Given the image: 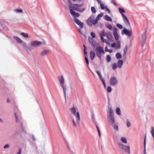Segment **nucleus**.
I'll return each mask as SVG.
<instances>
[{
	"label": "nucleus",
	"instance_id": "53",
	"mask_svg": "<svg viewBox=\"0 0 154 154\" xmlns=\"http://www.w3.org/2000/svg\"><path fill=\"white\" fill-rule=\"evenodd\" d=\"M15 116L16 119V122H18V118L16 113H15Z\"/></svg>",
	"mask_w": 154,
	"mask_h": 154
},
{
	"label": "nucleus",
	"instance_id": "43",
	"mask_svg": "<svg viewBox=\"0 0 154 154\" xmlns=\"http://www.w3.org/2000/svg\"><path fill=\"white\" fill-rule=\"evenodd\" d=\"M117 26L120 29H122V25L119 23H117L116 24Z\"/></svg>",
	"mask_w": 154,
	"mask_h": 154
},
{
	"label": "nucleus",
	"instance_id": "8",
	"mask_svg": "<svg viewBox=\"0 0 154 154\" xmlns=\"http://www.w3.org/2000/svg\"><path fill=\"white\" fill-rule=\"evenodd\" d=\"M42 42L38 41H32L29 43L30 46L33 48L37 47L41 45Z\"/></svg>",
	"mask_w": 154,
	"mask_h": 154
},
{
	"label": "nucleus",
	"instance_id": "20",
	"mask_svg": "<svg viewBox=\"0 0 154 154\" xmlns=\"http://www.w3.org/2000/svg\"><path fill=\"white\" fill-rule=\"evenodd\" d=\"M90 56L91 59L93 60L95 56V53L94 51H90Z\"/></svg>",
	"mask_w": 154,
	"mask_h": 154
},
{
	"label": "nucleus",
	"instance_id": "6",
	"mask_svg": "<svg viewBox=\"0 0 154 154\" xmlns=\"http://www.w3.org/2000/svg\"><path fill=\"white\" fill-rule=\"evenodd\" d=\"M96 19H94V17L92 15L89 17L87 20V24L90 26H92V25H95L97 23H95Z\"/></svg>",
	"mask_w": 154,
	"mask_h": 154
},
{
	"label": "nucleus",
	"instance_id": "4",
	"mask_svg": "<svg viewBox=\"0 0 154 154\" xmlns=\"http://www.w3.org/2000/svg\"><path fill=\"white\" fill-rule=\"evenodd\" d=\"M118 145L122 152H125L128 154L130 153L129 146L125 145L121 143H118Z\"/></svg>",
	"mask_w": 154,
	"mask_h": 154
},
{
	"label": "nucleus",
	"instance_id": "56",
	"mask_svg": "<svg viewBox=\"0 0 154 154\" xmlns=\"http://www.w3.org/2000/svg\"><path fill=\"white\" fill-rule=\"evenodd\" d=\"M108 40L109 42H113V40L110 38L108 39Z\"/></svg>",
	"mask_w": 154,
	"mask_h": 154
},
{
	"label": "nucleus",
	"instance_id": "25",
	"mask_svg": "<svg viewBox=\"0 0 154 154\" xmlns=\"http://www.w3.org/2000/svg\"><path fill=\"white\" fill-rule=\"evenodd\" d=\"M14 11L15 12L17 13H23V10L21 9H14Z\"/></svg>",
	"mask_w": 154,
	"mask_h": 154
},
{
	"label": "nucleus",
	"instance_id": "2",
	"mask_svg": "<svg viewBox=\"0 0 154 154\" xmlns=\"http://www.w3.org/2000/svg\"><path fill=\"white\" fill-rule=\"evenodd\" d=\"M107 119L109 125L113 126L116 123V121L113 115V111L112 109L109 108V112H107Z\"/></svg>",
	"mask_w": 154,
	"mask_h": 154
},
{
	"label": "nucleus",
	"instance_id": "27",
	"mask_svg": "<svg viewBox=\"0 0 154 154\" xmlns=\"http://www.w3.org/2000/svg\"><path fill=\"white\" fill-rule=\"evenodd\" d=\"M116 114L119 115H121V112L120 111V109L119 108H117L116 109Z\"/></svg>",
	"mask_w": 154,
	"mask_h": 154
},
{
	"label": "nucleus",
	"instance_id": "22",
	"mask_svg": "<svg viewBox=\"0 0 154 154\" xmlns=\"http://www.w3.org/2000/svg\"><path fill=\"white\" fill-rule=\"evenodd\" d=\"M96 73H97V75H98L99 77V78L101 81L102 80H104V79H103V78L102 77V75L100 72H99L98 71H96Z\"/></svg>",
	"mask_w": 154,
	"mask_h": 154
},
{
	"label": "nucleus",
	"instance_id": "51",
	"mask_svg": "<svg viewBox=\"0 0 154 154\" xmlns=\"http://www.w3.org/2000/svg\"><path fill=\"white\" fill-rule=\"evenodd\" d=\"M100 37H101V41L103 42L104 43L105 42V41H106V40L104 39V38H103V36H100Z\"/></svg>",
	"mask_w": 154,
	"mask_h": 154
},
{
	"label": "nucleus",
	"instance_id": "1",
	"mask_svg": "<svg viewBox=\"0 0 154 154\" xmlns=\"http://www.w3.org/2000/svg\"><path fill=\"white\" fill-rule=\"evenodd\" d=\"M70 111L75 116L76 120V122H75L74 119H72L71 122L72 126L73 127H79L81 118L77 109H76L74 107H72L71 108Z\"/></svg>",
	"mask_w": 154,
	"mask_h": 154
},
{
	"label": "nucleus",
	"instance_id": "44",
	"mask_svg": "<svg viewBox=\"0 0 154 154\" xmlns=\"http://www.w3.org/2000/svg\"><path fill=\"white\" fill-rule=\"evenodd\" d=\"M80 16V15L79 13H76L75 14L73 15V16L74 17V19L75 18H76V17H79Z\"/></svg>",
	"mask_w": 154,
	"mask_h": 154
},
{
	"label": "nucleus",
	"instance_id": "54",
	"mask_svg": "<svg viewBox=\"0 0 154 154\" xmlns=\"http://www.w3.org/2000/svg\"><path fill=\"white\" fill-rule=\"evenodd\" d=\"M104 35H105V33H104V31H103V32H101L100 34V36H103Z\"/></svg>",
	"mask_w": 154,
	"mask_h": 154
},
{
	"label": "nucleus",
	"instance_id": "49",
	"mask_svg": "<svg viewBox=\"0 0 154 154\" xmlns=\"http://www.w3.org/2000/svg\"><path fill=\"white\" fill-rule=\"evenodd\" d=\"M101 81L102 82L104 88H106V86L105 81L104 79L103 80H102Z\"/></svg>",
	"mask_w": 154,
	"mask_h": 154
},
{
	"label": "nucleus",
	"instance_id": "13",
	"mask_svg": "<svg viewBox=\"0 0 154 154\" xmlns=\"http://www.w3.org/2000/svg\"><path fill=\"white\" fill-rule=\"evenodd\" d=\"M88 41L93 46H95L96 45V42L93 38L89 36L88 37Z\"/></svg>",
	"mask_w": 154,
	"mask_h": 154
},
{
	"label": "nucleus",
	"instance_id": "9",
	"mask_svg": "<svg viewBox=\"0 0 154 154\" xmlns=\"http://www.w3.org/2000/svg\"><path fill=\"white\" fill-rule=\"evenodd\" d=\"M68 1L70 3V5H69V8H73L76 11L81 12H83L85 10V8H84L82 9H80L79 8H77V7L72 6V4L71 0H68Z\"/></svg>",
	"mask_w": 154,
	"mask_h": 154
},
{
	"label": "nucleus",
	"instance_id": "36",
	"mask_svg": "<svg viewBox=\"0 0 154 154\" xmlns=\"http://www.w3.org/2000/svg\"><path fill=\"white\" fill-rule=\"evenodd\" d=\"M128 49V46L127 45H126L124 49V54L125 55L127 52Z\"/></svg>",
	"mask_w": 154,
	"mask_h": 154
},
{
	"label": "nucleus",
	"instance_id": "48",
	"mask_svg": "<svg viewBox=\"0 0 154 154\" xmlns=\"http://www.w3.org/2000/svg\"><path fill=\"white\" fill-rule=\"evenodd\" d=\"M100 8H101L102 9V10H103L105 8V6H104V5H103V3H100Z\"/></svg>",
	"mask_w": 154,
	"mask_h": 154
},
{
	"label": "nucleus",
	"instance_id": "55",
	"mask_svg": "<svg viewBox=\"0 0 154 154\" xmlns=\"http://www.w3.org/2000/svg\"><path fill=\"white\" fill-rule=\"evenodd\" d=\"M111 3L113 4L115 6H117V4L115 2L114 0H112L111 2Z\"/></svg>",
	"mask_w": 154,
	"mask_h": 154
},
{
	"label": "nucleus",
	"instance_id": "37",
	"mask_svg": "<svg viewBox=\"0 0 154 154\" xmlns=\"http://www.w3.org/2000/svg\"><path fill=\"white\" fill-rule=\"evenodd\" d=\"M106 27L109 30H112L113 29L112 26L111 25L109 24L106 25Z\"/></svg>",
	"mask_w": 154,
	"mask_h": 154
},
{
	"label": "nucleus",
	"instance_id": "58",
	"mask_svg": "<svg viewBox=\"0 0 154 154\" xmlns=\"http://www.w3.org/2000/svg\"><path fill=\"white\" fill-rule=\"evenodd\" d=\"M97 132L98 134V136L99 137H100L101 136L100 132V129L97 130Z\"/></svg>",
	"mask_w": 154,
	"mask_h": 154
},
{
	"label": "nucleus",
	"instance_id": "63",
	"mask_svg": "<svg viewBox=\"0 0 154 154\" xmlns=\"http://www.w3.org/2000/svg\"><path fill=\"white\" fill-rule=\"evenodd\" d=\"M122 17H123V18L124 19L125 18H126V16L124 14H122Z\"/></svg>",
	"mask_w": 154,
	"mask_h": 154
},
{
	"label": "nucleus",
	"instance_id": "45",
	"mask_svg": "<svg viewBox=\"0 0 154 154\" xmlns=\"http://www.w3.org/2000/svg\"><path fill=\"white\" fill-rule=\"evenodd\" d=\"M10 147V145L8 144H6L4 146V149L8 148Z\"/></svg>",
	"mask_w": 154,
	"mask_h": 154
},
{
	"label": "nucleus",
	"instance_id": "59",
	"mask_svg": "<svg viewBox=\"0 0 154 154\" xmlns=\"http://www.w3.org/2000/svg\"><path fill=\"white\" fill-rule=\"evenodd\" d=\"M84 52L85 55L87 57V52L86 51V50H84Z\"/></svg>",
	"mask_w": 154,
	"mask_h": 154
},
{
	"label": "nucleus",
	"instance_id": "50",
	"mask_svg": "<svg viewBox=\"0 0 154 154\" xmlns=\"http://www.w3.org/2000/svg\"><path fill=\"white\" fill-rule=\"evenodd\" d=\"M22 45L23 48H25L26 47V44L25 42H22Z\"/></svg>",
	"mask_w": 154,
	"mask_h": 154
},
{
	"label": "nucleus",
	"instance_id": "64",
	"mask_svg": "<svg viewBox=\"0 0 154 154\" xmlns=\"http://www.w3.org/2000/svg\"><path fill=\"white\" fill-rule=\"evenodd\" d=\"M21 150L20 149L19 150L18 152L17 153V154H21Z\"/></svg>",
	"mask_w": 154,
	"mask_h": 154
},
{
	"label": "nucleus",
	"instance_id": "39",
	"mask_svg": "<svg viewBox=\"0 0 154 154\" xmlns=\"http://www.w3.org/2000/svg\"><path fill=\"white\" fill-rule=\"evenodd\" d=\"M117 65L116 63L113 64L112 66V69L113 70H116L117 68Z\"/></svg>",
	"mask_w": 154,
	"mask_h": 154
},
{
	"label": "nucleus",
	"instance_id": "21",
	"mask_svg": "<svg viewBox=\"0 0 154 154\" xmlns=\"http://www.w3.org/2000/svg\"><path fill=\"white\" fill-rule=\"evenodd\" d=\"M129 30H128L127 29H126L125 28H124L123 30L121 32V34L122 35H124V34L125 35H127V34Z\"/></svg>",
	"mask_w": 154,
	"mask_h": 154
},
{
	"label": "nucleus",
	"instance_id": "32",
	"mask_svg": "<svg viewBox=\"0 0 154 154\" xmlns=\"http://www.w3.org/2000/svg\"><path fill=\"white\" fill-rule=\"evenodd\" d=\"M127 126L128 128H129L131 125V123L130 122L128 119H127L126 122Z\"/></svg>",
	"mask_w": 154,
	"mask_h": 154
},
{
	"label": "nucleus",
	"instance_id": "17",
	"mask_svg": "<svg viewBox=\"0 0 154 154\" xmlns=\"http://www.w3.org/2000/svg\"><path fill=\"white\" fill-rule=\"evenodd\" d=\"M103 16V14L101 13L99 14L96 19L95 23H97L98 21L100 20V17H101Z\"/></svg>",
	"mask_w": 154,
	"mask_h": 154
},
{
	"label": "nucleus",
	"instance_id": "52",
	"mask_svg": "<svg viewBox=\"0 0 154 154\" xmlns=\"http://www.w3.org/2000/svg\"><path fill=\"white\" fill-rule=\"evenodd\" d=\"M151 133L153 139H154V130L153 129H151Z\"/></svg>",
	"mask_w": 154,
	"mask_h": 154
},
{
	"label": "nucleus",
	"instance_id": "35",
	"mask_svg": "<svg viewBox=\"0 0 154 154\" xmlns=\"http://www.w3.org/2000/svg\"><path fill=\"white\" fill-rule=\"evenodd\" d=\"M106 57H107V59H106L107 61L108 62H110L111 61V57L110 56V55H108L106 56Z\"/></svg>",
	"mask_w": 154,
	"mask_h": 154
},
{
	"label": "nucleus",
	"instance_id": "46",
	"mask_svg": "<svg viewBox=\"0 0 154 154\" xmlns=\"http://www.w3.org/2000/svg\"><path fill=\"white\" fill-rule=\"evenodd\" d=\"M85 60L87 65H88L89 64V61L87 57H85Z\"/></svg>",
	"mask_w": 154,
	"mask_h": 154
},
{
	"label": "nucleus",
	"instance_id": "40",
	"mask_svg": "<svg viewBox=\"0 0 154 154\" xmlns=\"http://www.w3.org/2000/svg\"><path fill=\"white\" fill-rule=\"evenodd\" d=\"M91 35L92 38H95L96 36L95 34V33L94 32H91Z\"/></svg>",
	"mask_w": 154,
	"mask_h": 154
},
{
	"label": "nucleus",
	"instance_id": "23",
	"mask_svg": "<svg viewBox=\"0 0 154 154\" xmlns=\"http://www.w3.org/2000/svg\"><path fill=\"white\" fill-rule=\"evenodd\" d=\"M146 136H145V137H144V150L143 151V154H146Z\"/></svg>",
	"mask_w": 154,
	"mask_h": 154
},
{
	"label": "nucleus",
	"instance_id": "42",
	"mask_svg": "<svg viewBox=\"0 0 154 154\" xmlns=\"http://www.w3.org/2000/svg\"><path fill=\"white\" fill-rule=\"evenodd\" d=\"M124 21L126 25H128L129 26H130V23L128 20H127Z\"/></svg>",
	"mask_w": 154,
	"mask_h": 154
},
{
	"label": "nucleus",
	"instance_id": "62",
	"mask_svg": "<svg viewBox=\"0 0 154 154\" xmlns=\"http://www.w3.org/2000/svg\"><path fill=\"white\" fill-rule=\"evenodd\" d=\"M78 30L81 34L82 35V32L80 29H78Z\"/></svg>",
	"mask_w": 154,
	"mask_h": 154
},
{
	"label": "nucleus",
	"instance_id": "34",
	"mask_svg": "<svg viewBox=\"0 0 154 154\" xmlns=\"http://www.w3.org/2000/svg\"><path fill=\"white\" fill-rule=\"evenodd\" d=\"M70 8V13L73 16L74 15L75 13V12L74 11V10L73 9H72V8Z\"/></svg>",
	"mask_w": 154,
	"mask_h": 154
},
{
	"label": "nucleus",
	"instance_id": "33",
	"mask_svg": "<svg viewBox=\"0 0 154 154\" xmlns=\"http://www.w3.org/2000/svg\"><path fill=\"white\" fill-rule=\"evenodd\" d=\"M133 35L132 32V30L129 31L127 34V35L129 37H131Z\"/></svg>",
	"mask_w": 154,
	"mask_h": 154
},
{
	"label": "nucleus",
	"instance_id": "15",
	"mask_svg": "<svg viewBox=\"0 0 154 154\" xmlns=\"http://www.w3.org/2000/svg\"><path fill=\"white\" fill-rule=\"evenodd\" d=\"M50 53L49 51L48 50H44L42 51L40 54L41 56L44 57Z\"/></svg>",
	"mask_w": 154,
	"mask_h": 154
},
{
	"label": "nucleus",
	"instance_id": "31",
	"mask_svg": "<svg viewBox=\"0 0 154 154\" xmlns=\"http://www.w3.org/2000/svg\"><path fill=\"white\" fill-rule=\"evenodd\" d=\"M119 12L122 14L125 12V10L122 8H119Z\"/></svg>",
	"mask_w": 154,
	"mask_h": 154
},
{
	"label": "nucleus",
	"instance_id": "11",
	"mask_svg": "<svg viewBox=\"0 0 154 154\" xmlns=\"http://www.w3.org/2000/svg\"><path fill=\"white\" fill-rule=\"evenodd\" d=\"M111 46L112 47L115 48L117 49H120L121 47L120 43L119 42L111 44Z\"/></svg>",
	"mask_w": 154,
	"mask_h": 154
},
{
	"label": "nucleus",
	"instance_id": "41",
	"mask_svg": "<svg viewBox=\"0 0 154 154\" xmlns=\"http://www.w3.org/2000/svg\"><path fill=\"white\" fill-rule=\"evenodd\" d=\"M1 25L3 26V27L4 29L5 30H7L8 29V28L5 26L3 23H0Z\"/></svg>",
	"mask_w": 154,
	"mask_h": 154
},
{
	"label": "nucleus",
	"instance_id": "38",
	"mask_svg": "<svg viewBox=\"0 0 154 154\" xmlns=\"http://www.w3.org/2000/svg\"><path fill=\"white\" fill-rule=\"evenodd\" d=\"M112 88L110 86H108L107 89V91L108 93H110L112 91Z\"/></svg>",
	"mask_w": 154,
	"mask_h": 154
},
{
	"label": "nucleus",
	"instance_id": "7",
	"mask_svg": "<svg viewBox=\"0 0 154 154\" xmlns=\"http://www.w3.org/2000/svg\"><path fill=\"white\" fill-rule=\"evenodd\" d=\"M118 83L117 79L115 76L111 77L110 79L109 83L112 86H116Z\"/></svg>",
	"mask_w": 154,
	"mask_h": 154
},
{
	"label": "nucleus",
	"instance_id": "5",
	"mask_svg": "<svg viewBox=\"0 0 154 154\" xmlns=\"http://www.w3.org/2000/svg\"><path fill=\"white\" fill-rule=\"evenodd\" d=\"M96 51L97 56L101 60L102 54H105L103 48L102 47H98L96 48Z\"/></svg>",
	"mask_w": 154,
	"mask_h": 154
},
{
	"label": "nucleus",
	"instance_id": "29",
	"mask_svg": "<svg viewBox=\"0 0 154 154\" xmlns=\"http://www.w3.org/2000/svg\"><path fill=\"white\" fill-rule=\"evenodd\" d=\"M20 35L22 36L25 38H28V35L27 33H25V32H21L20 33Z\"/></svg>",
	"mask_w": 154,
	"mask_h": 154
},
{
	"label": "nucleus",
	"instance_id": "28",
	"mask_svg": "<svg viewBox=\"0 0 154 154\" xmlns=\"http://www.w3.org/2000/svg\"><path fill=\"white\" fill-rule=\"evenodd\" d=\"M116 56L118 59H120L122 57V55L121 54L119 53H117L116 54Z\"/></svg>",
	"mask_w": 154,
	"mask_h": 154
},
{
	"label": "nucleus",
	"instance_id": "10",
	"mask_svg": "<svg viewBox=\"0 0 154 154\" xmlns=\"http://www.w3.org/2000/svg\"><path fill=\"white\" fill-rule=\"evenodd\" d=\"M147 31L146 30L145 33L142 35L141 36L142 38V45L143 47L145 44L146 40Z\"/></svg>",
	"mask_w": 154,
	"mask_h": 154
},
{
	"label": "nucleus",
	"instance_id": "61",
	"mask_svg": "<svg viewBox=\"0 0 154 154\" xmlns=\"http://www.w3.org/2000/svg\"><path fill=\"white\" fill-rule=\"evenodd\" d=\"M32 137L33 138V140L34 141H35L36 140V139L34 137V135H33V134L32 135Z\"/></svg>",
	"mask_w": 154,
	"mask_h": 154
},
{
	"label": "nucleus",
	"instance_id": "16",
	"mask_svg": "<svg viewBox=\"0 0 154 154\" xmlns=\"http://www.w3.org/2000/svg\"><path fill=\"white\" fill-rule=\"evenodd\" d=\"M123 63V61L121 60H119L117 62V67L119 68H121Z\"/></svg>",
	"mask_w": 154,
	"mask_h": 154
},
{
	"label": "nucleus",
	"instance_id": "47",
	"mask_svg": "<svg viewBox=\"0 0 154 154\" xmlns=\"http://www.w3.org/2000/svg\"><path fill=\"white\" fill-rule=\"evenodd\" d=\"M82 5L81 4H74L73 5V6L75 7H81L82 6Z\"/></svg>",
	"mask_w": 154,
	"mask_h": 154
},
{
	"label": "nucleus",
	"instance_id": "18",
	"mask_svg": "<svg viewBox=\"0 0 154 154\" xmlns=\"http://www.w3.org/2000/svg\"><path fill=\"white\" fill-rule=\"evenodd\" d=\"M14 38L17 41V42L20 44H22L23 41L20 38L17 36H14Z\"/></svg>",
	"mask_w": 154,
	"mask_h": 154
},
{
	"label": "nucleus",
	"instance_id": "24",
	"mask_svg": "<svg viewBox=\"0 0 154 154\" xmlns=\"http://www.w3.org/2000/svg\"><path fill=\"white\" fill-rule=\"evenodd\" d=\"M120 140L122 143H127V139L125 137H121L120 139Z\"/></svg>",
	"mask_w": 154,
	"mask_h": 154
},
{
	"label": "nucleus",
	"instance_id": "19",
	"mask_svg": "<svg viewBox=\"0 0 154 154\" xmlns=\"http://www.w3.org/2000/svg\"><path fill=\"white\" fill-rule=\"evenodd\" d=\"M104 18L105 20L106 21L112 22V18L108 15H106L104 17Z\"/></svg>",
	"mask_w": 154,
	"mask_h": 154
},
{
	"label": "nucleus",
	"instance_id": "12",
	"mask_svg": "<svg viewBox=\"0 0 154 154\" xmlns=\"http://www.w3.org/2000/svg\"><path fill=\"white\" fill-rule=\"evenodd\" d=\"M75 22L79 25L80 26L81 28H82L83 27L84 25L83 23L81 22V21L76 18L74 19Z\"/></svg>",
	"mask_w": 154,
	"mask_h": 154
},
{
	"label": "nucleus",
	"instance_id": "30",
	"mask_svg": "<svg viewBox=\"0 0 154 154\" xmlns=\"http://www.w3.org/2000/svg\"><path fill=\"white\" fill-rule=\"evenodd\" d=\"M91 10L92 12L94 14H95L96 12V10L94 7L92 6L91 8Z\"/></svg>",
	"mask_w": 154,
	"mask_h": 154
},
{
	"label": "nucleus",
	"instance_id": "3",
	"mask_svg": "<svg viewBox=\"0 0 154 154\" xmlns=\"http://www.w3.org/2000/svg\"><path fill=\"white\" fill-rule=\"evenodd\" d=\"M57 79L58 80L61 87L63 89L64 93V96L65 100V102H66V85L65 84V80L63 75L61 76H58L57 77Z\"/></svg>",
	"mask_w": 154,
	"mask_h": 154
},
{
	"label": "nucleus",
	"instance_id": "26",
	"mask_svg": "<svg viewBox=\"0 0 154 154\" xmlns=\"http://www.w3.org/2000/svg\"><path fill=\"white\" fill-rule=\"evenodd\" d=\"M112 126H113V128L115 131H119L118 126L117 125H115V124L114 125Z\"/></svg>",
	"mask_w": 154,
	"mask_h": 154
},
{
	"label": "nucleus",
	"instance_id": "57",
	"mask_svg": "<svg viewBox=\"0 0 154 154\" xmlns=\"http://www.w3.org/2000/svg\"><path fill=\"white\" fill-rule=\"evenodd\" d=\"M105 9L108 12L110 13V10L108 8H107L106 6H105Z\"/></svg>",
	"mask_w": 154,
	"mask_h": 154
},
{
	"label": "nucleus",
	"instance_id": "60",
	"mask_svg": "<svg viewBox=\"0 0 154 154\" xmlns=\"http://www.w3.org/2000/svg\"><path fill=\"white\" fill-rule=\"evenodd\" d=\"M109 49H108L107 46H106L105 48V51L106 52H107Z\"/></svg>",
	"mask_w": 154,
	"mask_h": 154
},
{
	"label": "nucleus",
	"instance_id": "14",
	"mask_svg": "<svg viewBox=\"0 0 154 154\" xmlns=\"http://www.w3.org/2000/svg\"><path fill=\"white\" fill-rule=\"evenodd\" d=\"M113 30H115L113 32L114 37L116 40H118L119 39V35L117 32L118 29L116 27H114L113 28Z\"/></svg>",
	"mask_w": 154,
	"mask_h": 154
}]
</instances>
